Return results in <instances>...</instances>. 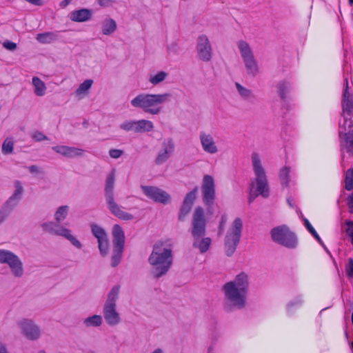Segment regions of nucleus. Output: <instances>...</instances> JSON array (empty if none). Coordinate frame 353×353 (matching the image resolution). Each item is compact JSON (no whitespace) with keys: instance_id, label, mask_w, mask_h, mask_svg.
Returning <instances> with one entry per match:
<instances>
[{"instance_id":"obj_31","label":"nucleus","mask_w":353,"mask_h":353,"mask_svg":"<svg viewBox=\"0 0 353 353\" xmlns=\"http://www.w3.org/2000/svg\"><path fill=\"white\" fill-rule=\"evenodd\" d=\"M236 88L241 97L245 100H251L254 99L255 96L252 91L250 89L243 87L239 83H235Z\"/></svg>"},{"instance_id":"obj_49","label":"nucleus","mask_w":353,"mask_h":353,"mask_svg":"<svg viewBox=\"0 0 353 353\" xmlns=\"http://www.w3.org/2000/svg\"><path fill=\"white\" fill-rule=\"evenodd\" d=\"M115 2L116 0H97L98 4L103 8L109 7Z\"/></svg>"},{"instance_id":"obj_29","label":"nucleus","mask_w":353,"mask_h":353,"mask_svg":"<svg viewBox=\"0 0 353 353\" xmlns=\"http://www.w3.org/2000/svg\"><path fill=\"white\" fill-rule=\"evenodd\" d=\"M277 94L282 100H285L286 94L290 92L291 89L290 83L287 81H281L276 85Z\"/></svg>"},{"instance_id":"obj_50","label":"nucleus","mask_w":353,"mask_h":353,"mask_svg":"<svg viewBox=\"0 0 353 353\" xmlns=\"http://www.w3.org/2000/svg\"><path fill=\"white\" fill-rule=\"evenodd\" d=\"M347 205L349 208V212L353 214V193H352L348 197Z\"/></svg>"},{"instance_id":"obj_1","label":"nucleus","mask_w":353,"mask_h":353,"mask_svg":"<svg viewBox=\"0 0 353 353\" xmlns=\"http://www.w3.org/2000/svg\"><path fill=\"white\" fill-rule=\"evenodd\" d=\"M173 260L172 245L166 242H157L148 257V263L152 266V276L159 279L165 275L171 268Z\"/></svg>"},{"instance_id":"obj_44","label":"nucleus","mask_w":353,"mask_h":353,"mask_svg":"<svg viewBox=\"0 0 353 353\" xmlns=\"http://www.w3.org/2000/svg\"><path fill=\"white\" fill-rule=\"evenodd\" d=\"M32 138L37 142L48 140V137L46 136L43 132L40 131H35L32 135Z\"/></svg>"},{"instance_id":"obj_51","label":"nucleus","mask_w":353,"mask_h":353,"mask_svg":"<svg viewBox=\"0 0 353 353\" xmlns=\"http://www.w3.org/2000/svg\"><path fill=\"white\" fill-rule=\"evenodd\" d=\"M28 169L31 173H42V172L39 170V167L35 165H32L28 167Z\"/></svg>"},{"instance_id":"obj_48","label":"nucleus","mask_w":353,"mask_h":353,"mask_svg":"<svg viewBox=\"0 0 353 353\" xmlns=\"http://www.w3.org/2000/svg\"><path fill=\"white\" fill-rule=\"evenodd\" d=\"M3 46L9 50H14L17 49V44L10 41H6L3 43Z\"/></svg>"},{"instance_id":"obj_42","label":"nucleus","mask_w":353,"mask_h":353,"mask_svg":"<svg viewBox=\"0 0 353 353\" xmlns=\"http://www.w3.org/2000/svg\"><path fill=\"white\" fill-rule=\"evenodd\" d=\"M93 81L91 79H87L80 84L77 90H76L77 94H81L88 91L92 86Z\"/></svg>"},{"instance_id":"obj_8","label":"nucleus","mask_w":353,"mask_h":353,"mask_svg":"<svg viewBox=\"0 0 353 353\" xmlns=\"http://www.w3.org/2000/svg\"><path fill=\"white\" fill-rule=\"evenodd\" d=\"M271 236L274 242L289 249L296 248L298 244L296 235L286 225L274 228L271 230Z\"/></svg>"},{"instance_id":"obj_57","label":"nucleus","mask_w":353,"mask_h":353,"mask_svg":"<svg viewBox=\"0 0 353 353\" xmlns=\"http://www.w3.org/2000/svg\"><path fill=\"white\" fill-rule=\"evenodd\" d=\"M152 353H163V350L160 348H157L154 350Z\"/></svg>"},{"instance_id":"obj_13","label":"nucleus","mask_w":353,"mask_h":353,"mask_svg":"<svg viewBox=\"0 0 353 353\" xmlns=\"http://www.w3.org/2000/svg\"><path fill=\"white\" fill-rule=\"evenodd\" d=\"M207 221L203 208L198 206L194 209L192 219L191 234L193 238H201L206 232Z\"/></svg>"},{"instance_id":"obj_32","label":"nucleus","mask_w":353,"mask_h":353,"mask_svg":"<svg viewBox=\"0 0 353 353\" xmlns=\"http://www.w3.org/2000/svg\"><path fill=\"white\" fill-rule=\"evenodd\" d=\"M37 40L41 43H49L57 39L56 33L52 32H46L39 33L36 37Z\"/></svg>"},{"instance_id":"obj_58","label":"nucleus","mask_w":353,"mask_h":353,"mask_svg":"<svg viewBox=\"0 0 353 353\" xmlns=\"http://www.w3.org/2000/svg\"><path fill=\"white\" fill-rule=\"evenodd\" d=\"M349 4L353 6V0H348Z\"/></svg>"},{"instance_id":"obj_15","label":"nucleus","mask_w":353,"mask_h":353,"mask_svg":"<svg viewBox=\"0 0 353 353\" xmlns=\"http://www.w3.org/2000/svg\"><path fill=\"white\" fill-rule=\"evenodd\" d=\"M90 228L92 235L97 239L100 254L103 257L106 256L108 254L110 249L108 234L103 228L96 223H91Z\"/></svg>"},{"instance_id":"obj_27","label":"nucleus","mask_w":353,"mask_h":353,"mask_svg":"<svg viewBox=\"0 0 353 353\" xmlns=\"http://www.w3.org/2000/svg\"><path fill=\"white\" fill-rule=\"evenodd\" d=\"M154 124L151 121L141 119L137 121L136 133L149 132L153 130Z\"/></svg>"},{"instance_id":"obj_40","label":"nucleus","mask_w":353,"mask_h":353,"mask_svg":"<svg viewBox=\"0 0 353 353\" xmlns=\"http://www.w3.org/2000/svg\"><path fill=\"white\" fill-rule=\"evenodd\" d=\"M137 121L127 120L120 125V128L126 131H133L136 133Z\"/></svg>"},{"instance_id":"obj_30","label":"nucleus","mask_w":353,"mask_h":353,"mask_svg":"<svg viewBox=\"0 0 353 353\" xmlns=\"http://www.w3.org/2000/svg\"><path fill=\"white\" fill-rule=\"evenodd\" d=\"M32 84L34 87V93L37 96H43L46 93V86L43 81L34 77L32 78Z\"/></svg>"},{"instance_id":"obj_9","label":"nucleus","mask_w":353,"mask_h":353,"mask_svg":"<svg viewBox=\"0 0 353 353\" xmlns=\"http://www.w3.org/2000/svg\"><path fill=\"white\" fill-rule=\"evenodd\" d=\"M113 236V253L111 257V265L117 266L123 256L125 245V234L123 228L118 224H115L112 228Z\"/></svg>"},{"instance_id":"obj_26","label":"nucleus","mask_w":353,"mask_h":353,"mask_svg":"<svg viewBox=\"0 0 353 353\" xmlns=\"http://www.w3.org/2000/svg\"><path fill=\"white\" fill-rule=\"evenodd\" d=\"M212 240L210 237L194 238L192 246L199 250L201 254L205 253L210 248Z\"/></svg>"},{"instance_id":"obj_36","label":"nucleus","mask_w":353,"mask_h":353,"mask_svg":"<svg viewBox=\"0 0 353 353\" xmlns=\"http://www.w3.org/2000/svg\"><path fill=\"white\" fill-rule=\"evenodd\" d=\"M168 77V73L164 71H160L155 74H150L149 82L154 85H158L163 82Z\"/></svg>"},{"instance_id":"obj_14","label":"nucleus","mask_w":353,"mask_h":353,"mask_svg":"<svg viewBox=\"0 0 353 353\" xmlns=\"http://www.w3.org/2000/svg\"><path fill=\"white\" fill-rule=\"evenodd\" d=\"M201 190L205 205L212 206L216 199L215 182L212 176L208 174L203 176Z\"/></svg>"},{"instance_id":"obj_39","label":"nucleus","mask_w":353,"mask_h":353,"mask_svg":"<svg viewBox=\"0 0 353 353\" xmlns=\"http://www.w3.org/2000/svg\"><path fill=\"white\" fill-rule=\"evenodd\" d=\"M304 225L305 226L307 230L309 231V232L314 236V238L319 243H321V245H323V243L321 237L319 236V235L318 234V233L316 232L315 229L313 228V226L311 225V223H310V221L307 219H304Z\"/></svg>"},{"instance_id":"obj_2","label":"nucleus","mask_w":353,"mask_h":353,"mask_svg":"<svg viewBox=\"0 0 353 353\" xmlns=\"http://www.w3.org/2000/svg\"><path fill=\"white\" fill-rule=\"evenodd\" d=\"M248 288V276L244 272H241L233 281L226 283L223 290L225 298L232 305L238 309H242L245 306Z\"/></svg>"},{"instance_id":"obj_19","label":"nucleus","mask_w":353,"mask_h":353,"mask_svg":"<svg viewBox=\"0 0 353 353\" xmlns=\"http://www.w3.org/2000/svg\"><path fill=\"white\" fill-rule=\"evenodd\" d=\"M197 191L198 187L195 186L192 190L186 194L179 210L178 215L179 221H183L190 213L196 199Z\"/></svg>"},{"instance_id":"obj_38","label":"nucleus","mask_w":353,"mask_h":353,"mask_svg":"<svg viewBox=\"0 0 353 353\" xmlns=\"http://www.w3.org/2000/svg\"><path fill=\"white\" fill-rule=\"evenodd\" d=\"M14 150V141L11 138H6L2 144V152L5 154L12 153Z\"/></svg>"},{"instance_id":"obj_11","label":"nucleus","mask_w":353,"mask_h":353,"mask_svg":"<svg viewBox=\"0 0 353 353\" xmlns=\"http://www.w3.org/2000/svg\"><path fill=\"white\" fill-rule=\"evenodd\" d=\"M57 221L56 223L49 221L42 223L41 227L43 231L53 235L63 236L70 241L74 247L81 249L82 248L81 242L71 234V231L69 229L64 228Z\"/></svg>"},{"instance_id":"obj_56","label":"nucleus","mask_w":353,"mask_h":353,"mask_svg":"<svg viewBox=\"0 0 353 353\" xmlns=\"http://www.w3.org/2000/svg\"><path fill=\"white\" fill-rule=\"evenodd\" d=\"M345 225H347L349 228L353 227V221L346 220L345 222Z\"/></svg>"},{"instance_id":"obj_7","label":"nucleus","mask_w":353,"mask_h":353,"mask_svg":"<svg viewBox=\"0 0 353 353\" xmlns=\"http://www.w3.org/2000/svg\"><path fill=\"white\" fill-rule=\"evenodd\" d=\"M243 231V221L241 218H236L228 230L224 239V250L228 256L235 252L240 243Z\"/></svg>"},{"instance_id":"obj_59","label":"nucleus","mask_w":353,"mask_h":353,"mask_svg":"<svg viewBox=\"0 0 353 353\" xmlns=\"http://www.w3.org/2000/svg\"><path fill=\"white\" fill-rule=\"evenodd\" d=\"M38 353H46V352L44 350H40L38 352Z\"/></svg>"},{"instance_id":"obj_35","label":"nucleus","mask_w":353,"mask_h":353,"mask_svg":"<svg viewBox=\"0 0 353 353\" xmlns=\"http://www.w3.org/2000/svg\"><path fill=\"white\" fill-rule=\"evenodd\" d=\"M102 323V317L100 315H93L83 320V324L87 327H99Z\"/></svg>"},{"instance_id":"obj_53","label":"nucleus","mask_w":353,"mask_h":353,"mask_svg":"<svg viewBox=\"0 0 353 353\" xmlns=\"http://www.w3.org/2000/svg\"><path fill=\"white\" fill-rule=\"evenodd\" d=\"M72 0H63L61 3H60V6L61 8H65L68 5H69L70 3Z\"/></svg>"},{"instance_id":"obj_46","label":"nucleus","mask_w":353,"mask_h":353,"mask_svg":"<svg viewBox=\"0 0 353 353\" xmlns=\"http://www.w3.org/2000/svg\"><path fill=\"white\" fill-rule=\"evenodd\" d=\"M226 222H227V216L225 215H222L221 216L219 228H218V234L219 236L223 234Z\"/></svg>"},{"instance_id":"obj_24","label":"nucleus","mask_w":353,"mask_h":353,"mask_svg":"<svg viewBox=\"0 0 353 353\" xmlns=\"http://www.w3.org/2000/svg\"><path fill=\"white\" fill-rule=\"evenodd\" d=\"M92 17V10L88 8H81L74 10L70 13V19L74 22H85Z\"/></svg>"},{"instance_id":"obj_52","label":"nucleus","mask_w":353,"mask_h":353,"mask_svg":"<svg viewBox=\"0 0 353 353\" xmlns=\"http://www.w3.org/2000/svg\"><path fill=\"white\" fill-rule=\"evenodd\" d=\"M346 232L349 236L351 238V243L353 245V228H347Z\"/></svg>"},{"instance_id":"obj_45","label":"nucleus","mask_w":353,"mask_h":353,"mask_svg":"<svg viewBox=\"0 0 353 353\" xmlns=\"http://www.w3.org/2000/svg\"><path fill=\"white\" fill-rule=\"evenodd\" d=\"M345 273L347 277L353 278V259H350L345 267Z\"/></svg>"},{"instance_id":"obj_25","label":"nucleus","mask_w":353,"mask_h":353,"mask_svg":"<svg viewBox=\"0 0 353 353\" xmlns=\"http://www.w3.org/2000/svg\"><path fill=\"white\" fill-rule=\"evenodd\" d=\"M14 188L15 190L13 194L10 197L8 201L3 205L6 206V208H9L12 207V209L16 205V203H14L13 201H19L23 192V188L20 181H16L14 182Z\"/></svg>"},{"instance_id":"obj_4","label":"nucleus","mask_w":353,"mask_h":353,"mask_svg":"<svg viewBox=\"0 0 353 353\" xmlns=\"http://www.w3.org/2000/svg\"><path fill=\"white\" fill-rule=\"evenodd\" d=\"M251 159L255 179L250 185L249 203H252L258 196L268 198L270 195L268 178L259 154L252 152Z\"/></svg>"},{"instance_id":"obj_23","label":"nucleus","mask_w":353,"mask_h":353,"mask_svg":"<svg viewBox=\"0 0 353 353\" xmlns=\"http://www.w3.org/2000/svg\"><path fill=\"white\" fill-rule=\"evenodd\" d=\"M52 149L57 153H59L68 158L81 157L83 154V150L67 145H57L52 147Z\"/></svg>"},{"instance_id":"obj_41","label":"nucleus","mask_w":353,"mask_h":353,"mask_svg":"<svg viewBox=\"0 0 353 353\" xmlns=\"http://www.w3.org/2000/svg\"><path fill=\"white\" fill-rule=\"evenodd\" d=\"M345 189L348 191L353 190V168L347 170L346 172Z\"/></svg>"},{"instance_id":"obj_60","label":"nucleus","mask_w":353,"mask_h":353,"mask_svg":"<svg viewBox=\"0 0 353 353\" xmlns=\"http://www.w3.org/2000/svg\"><path fill=\"white\" fill-rule=\"evenodd\" d=\"M351 348L353 349V341L350 344Z\"/></svg>"},{"instance_id":"obj_61","label":"nucleus","mask_w":353,"mask_h":353,"mask_svg":"<svg viewBox=\"0 0 353 353\" xmlns=\"http://www.w3.org/2000/svg\"><path fill=\"white\" fill-rule=\"evenodd\" d=\"M88 353H95L94 352H89Z\"/></svg>"},{"instance_id":"obj_17","label":"nucleus","mask_w":353,"mask_h":353,"mask_svg":"<svg viewBox=\"0 0 353 353\" xmlns=\"http://www.w3.org/2000/svg\"><path fill=\"white\" fill-rule=\"evenodd\" d=\"M196 51L198 57L204 62L210 61L213 55L210 40L205 34H201L197 38Z\"/></svg>"},{"instance_id":"obj_5","label":"nucleus","mask_w":353,"mask_h":353,"mask_svg":"<svg viewBox=\"0 0 353 353\" xmlns=\"http://www.w3.org/2000/svg\"><path fill=\"white\" fill-rule=\"evenodd\" d=\"M116 180V171L114 169L108 174L106 177L104 188V197L108 209L111 214L123 221H131L134 216L122 210L123 207L119 205L115 199L114 183Z\"/></svg>"},{"instance_id":"obj_18","label":"nucleus","mask_w":353,"mask_h":353,"mask_svg":"<svg viewBox=\"0 0 353 353\" xmlns=\"http://www.w3.org/2000/svg\"><path fill=\"white\" fill-rule=\"evenodd\" d=\"M175 148V143L172 138H168L162 142L161 150L156 159L155 163L161 165L165 163L173 154Z\"/></svg>"},{"instance_id":"obj_34","label":"nucleus","mask_w":353,"mask_h":353,"mask_svg":"<svg viewBox=\"0 0 353 353\" xmlns=\"http://www.w3.org/2000/svg\"><path fill=\"white\" fill-rule=\"evenodd\" d=\"M341 146L345 148L348 152H353V131H350L344 134V141L341 142Z\"/></svg>"},{"instance_id":"obj_10","label":"nucleus","mask_w":353,"mask_h":353,"mask_svg":"<svg viewBox=\"0 0 353 353\" xmlns=\"http://www.w3.org/2000/svg\"><path fill=\"white\" fill-rule=\"evenodd\" d=\"M238 48L244 62L246 72L253 77L256 76L259 72V67L250 45L248 42L241 40L238 42Z\"/></svg>"},{"instance_id":"obj_43","label":"nucleus","mask_w":353,"mask_h":353,"mask_svg":"<svg viewBox=\"0 0 353 353\" xmlns=\"http://www.w3.org/2000/svg\"><path fill=\"white\" fill-rule=\"evenodd\" d=\"M11 210L12 207L8 208L4 205L0 209V225L6 219Z\"/></svg>"},{"instance_id":"obj_16","label":"nucleus","mask_w":353,"mask_h":353,"mask_svg":"<svg viewBox=\"0 0 353 353\" xmlns=\"http://www.w3.org/2000/svg\"><path fill=\"white\" fill-rule=\"evenodd\" d=\"M144 194L154 202L167 204L170 202L171 197L165 191L156 186L141 185Z\"/></svg>"},{"instance_id":"obj_3","label":"nucleus","mask_w":353,"mask_h":353,"mask_svg":"<svg viewBox=\"0 0 353 353\" xmlns=\"http://www.w3.org/2000/svg\"><path fill=\"white\" fill-rule=\"evenodd\" d=\"M172 94L168 92L161 94L140 93L130 101L131 105L141 110L146 114L157 115L161 113L163 105L170 101Z\"/></svg>"},{"instance_id":"obj_55","label":"nucleus","mask_w":353,"mask_h":353,"mask_svg":"<svg viewBox=\"0 0 353 353\" xmlns=\"http://www.w3.org/2000/svg\"><path fill=\"white\" fill-rule=\"evenodd\" d=\"M287 202H288V205H289L291 208H294V204L292 203V199H291L290 197H288V198L287 199Z\"/></svg>"},{"instance_id":"obj_6","label":"nucleus","mask_w":353,"mask_h":353,"mask_svg":"<svg viewBox=\"0 0 353 353\" xmlns=\"http://www.w3.org/2000/svg\"><path fill=\"white\" fill-rule=\"evenodd\" d=\"M119 290V285H115L111 289L103 307V318L107 324L110 326L117 325L121 322L120 314L117 311V301Z\"/></svg>"},{"instance_id":"obj_22","label":"nucleus","mask_w":353,"mask_h":353,"mask_svg":"<svg viewBox=\"0 0 353 353\" xmlns=\"http://www.w3.org/2000/svg\"><path fill=\"white\" fill-rule=\"evenodd\" d=\"M199 139L202 148L205 152L214 154L218 152V147L211 134L201 131L199 134Z\"/></svg>"},{"instance_id":"obj_28","label":"nucleus","mask_w":353,"mask_h":353,"mask_svg":"<svg viewBox=\"0 0 353 353\" xmlns=\"http://www.w3.org/2000/svg\"><path fill=\"white\" fill-rule=\"evenodd\" d=\"M102 32L104 35H110L117 29V23L113 19H105L102 22Z\"/></svg>"},{"instance_id":"obj_33","label":"nucleus","mask_w":353,"mask_h":353,"mask_svg":"<svg viewBox=\"0 0 353 353\" xmlns=\"http://www.w3.org/2000/svg\"><path fill=\"white\" fill-rule=\"evenodd\" d=\"M290 167L285 166L279 171V179L283 187L287 188L290 183Z\"/></svg>"},{"instance_id":"obj_54","label":"nucleus","mask_w":353,"mask_h":353,"mask_svg":"<svg viewBox=\"0 0 353 353\" xmlns=\"http://www.w3.org/2000/svg\"><path fill=\"white\" fill-rule=\"evenodd\" d=\"M0 353H8L4 345L0 343Z\"/></svg>"},{"instance_id":"obj_20","label":"nucleus","mask_w":353,"mask_h":353,"mask_svg":"<svg viewBox=\"0 0 353 353\" xmlns=\"http://www.w3.org/2000/svg\"><path fill=\"white\" fill-rule=\"evenodd\" d=\"M19 325L27 339L34 341L40 337V329L32 320L23 319L19 322Z\"/></svg>"},{"instance_id":"obj_37","label":"nucleus","mask_w":353,"mask_h":353,"mask_svg":"<svg viewBox=\"0 0 353 353\" xmlns=\"http://www.w3.org/2000/svg\"><path fill=\"white\" fill-rule=\"evenodd\" d=\"M68 206L62 205L59 207L54 214V219L57 223L62 222L68 214Z\"/></svg>"},{"instance_id":"obj_21","label":"nucleus","mask_w":353,"mask_h":353,"mask_svg":"<svg viewBox=\"0 0 353 353\" xmlns=\"http://www.w3.org/2000/svg\"><path fill=\"white\" fill-rule=\"evenodd\" d=\"M346 87L343 93V112L344 116V123L343 125L340 124V127L345 128V125L347 123L348 117L353 116V95H351L348 92V81L345 79Z\"/></svg>"},{"instance_id":"obj_12","label":"nucleus","mask_w":353,"mask_h":353,"mask_svg":"<svg viewBox=\"0 0 353 353\" xmlns=\"http://www.w3.org/2000/svg\"><path fill=\"white\" fill-rule=\"evenodd\" d=\"M0 263L8 265L14 276L21 277L23 276V263L18 256L11 251L0 250Z\"/></svg>"},{"instance_id":"obj_47","label":"nucleus","mask_w":353,"mask_h":353,"mask_svg":"<svg viewBox=\"0 0 353 353\" xmlns=\"http://www.w3.org/2000/svg\"><path fill=\"white\" fill-rule=\"evenodd\" d=\"M123 151L119 149H110L109 150V155L113 159H118L122 156Z\"/></svg>"}]
</instances>
